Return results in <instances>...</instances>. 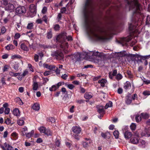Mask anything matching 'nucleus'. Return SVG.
Here are the masks:
<instances>
[{
	"instance_id": "nucleus-3",
	"label": "nucleus",
	"mask_w": 150,
	"mask_h": 150,
	"mask_svg": "<svg viewBox=\"0 0 150 150\" xmlns=\"http://www.w3.org/2000/svg\"><path fill=\"white\" fill-rule=\"evenodd\" d=\"M89 58L91 59V61L97 63H101L103 61L102 59L105 56V54L102 52H99L97 51H92L87 54Z\"/></svg>"
},
{
	"instance_id": "nucleus-59",
	"label": "nucleus",
	"mask_w": 150,
	"mask_h": 150,
	"mask_svg": "<svg viewBox=\"0 0 150 150\" xmlns=\"http://www.w3.org/2000/svg\"><path fill=\"white\" fill-rule=\"evenodd\" d=\"M137 42V41H136L135 40H133L132 41V42L130 44V45L131 46H133Z\"/></svg>"
},
{
	"instance_id": "nucleus-17",
	"label": "nucleus",
	"mask_w": 150,
	"mask_h": 150,
	"mask_svg": "<svg viewBox=\"0 0 150 150\" xmlns=\"http://www.w3.org/2000/svg\"><path fill=\"white\" fill-rule=\"evenodd\" d=\"M139 141L138 138L134 137L131 138L130 140L131 142L134 144H137L138 143Z\"/></svg>"
},
{
	"instance_id": "nucleus-63",
	"label": "nucleus",
	"mask_w": 150,
	"mask_h": 150,
	"mask_svg": "<svg viewBox=\"0 0 150 150\" xmlns=\"http://www.w3.org/2000/svg\"><path fill=\"white\" fill-rule=\"evenodd\" d=\"M11 136L13 137L16 138L17 137L18 134L16 132H13L11 134Z\"/></svg>"
},
{
	"instance_id": "nucleus-8",
	"label": "nucleus",
	"mask_w": 150,
	"mask_h": 150,
	"mask_svg": "<svg viewBox=\"0 0 150 150\" xmlns=\"http://www.w3.org/2000/svg\"><path fill=\"white\" fill-rule=\"evenodd\" d=\"M132 39V37L129 36L127 38H121L119 41L120 43L121 44L122 46L127 45V43Z\"/></svg>"
},
{
	"instance_id": "nucleus-64",
	"label": "nucleus",
	"mask_w": 150,
	"mask_h": 150,
	"mask_svg": "<svg viewBox=\"0 0 150 150\" xmlns=\"http://www.w3.org/2000/svg\"><path fill=\"white\" fill-rule=\"evenodd\" d=\"M141 135L142 136H145L146 137H149L150 136V133H146V134L144 133H142Z\"/></svg>"
},
{
	"instance_id": "nucleus-40",
	"label": "nucleus",
	"mask_w": 150,
	"mask_h": 150,
	"mask_svg": "<svg viewBox=\"0 0 150 150\" xmlns=\"http://www.w3.org/2000/svg\"><path fill=\"white\" fill-rule=\"evenodd\" d=\"M136 125L135 124L132 123L130 126V128L132 130H134L136 129Z\"/></svg>"
},
{
	"instance_id": "nucleus-9",
	"label": "nucleus",
	"mask_w": 150,
	"mask_h": 150,
	"mask_svg": "<svg viewBox=\"0 0 150 150\" xmlns=\"http://www.w3.org/2000/svg\"><path fill=\"white\" fill-rule=\"evenodd\" d=\"M136 25L135 23V25H133L132 23L129 24V28L131 33L136 34L138 33H139L137 28L136 26Z\"/></svg>"
},
{
	"instance_id": "nucleus-42",
	"label": "nucleus",
	"mask_w": 150,
	"mask_h": 150,
	"mask_svg": "<svg viewBox=\"0 0 150 150\" xmlns=\"http://www.w3.org/2000/svg\"><path fill=\"white\" fill-rule=\"evenodd\" d=\"M45 134L47 135H51L52 134V133L50 129H46Z\"/></svg>"
},
{
	"instance_id": "nucleus-13",
	"label": "nucleus",
	"mask_w": 150,
	"mask_h": 150,
	"mask_svg": "<svg viewBox=\"0 0 150 150\" xmlns=\"http://www.w3.org/2000/svg\"><path fill=\"white\" fill-rule=\"evenodd\" d=\"M14 9V6L12 4L9 3L7 5L5 8L6 10L12 11Z\"/></svg>"
},
{
	"instance_id": "nucleus-19",
	"label": "nucleus",
	"mask_w": 150,
	"mask_h": 150,
	"mask_svg": "<svg viewBox=\"0 0 150 150\" xmlns=\"http://www.w3.org/2000/svg\"><path fill=\"white\" fill-rule=\"evenodd\" d=\"M107 82L106 80L105 79H102L101 80H99L98 81V83H100L101 86L104 87Z\"/></svg>"
},
{
	"instance_id": "nucleus-14",
	"label": "nucleus",
	"mask_w": 150,
	"mask_h": 150,
	"mask_svg": "<svg viewBox=\"0 0 150 150\" xmlns=\"http://www.w3.org/2000/svg\"><path fill=\"white\" fill-rule=\"evenodd\" d=\"M33 89V90L37 91L38 87V84L35 79H33L32 85Z\"/></svg>"
},
{
	"instance_id": "nucleus-48",
	"label": "nucleus",
	"mask_w": 150,
	"mask_h": 150,
	"mask_svg": "<svg viewBox=\"0 0 150 150\" xmlns=\"http://www.w3.org/2000/svg\"><path fill=\"white\" fill-rule=\"evenodd\" d=\"M66 86L70 89H72L74 87V86L72 84H66Z\"/></svg>"
},
{
	"instance_id": "nucleus-58",
	"label": "nucleus",
	"mask_w": 150,
	"mask_h": 150,
	"mask_svg": "<svg viewBox=\"0 0 150 150\" xmlns=\"http://www.w3.org/2000/svg\"><path fill=\"white\" fill-rule=\"evenodd\" d=\"M21 36L20 35L19 33H16L14 36V38L16 39H18L20 38Z\"/></svg>"
},
{
	"instance_id": "nucleus-39",
	"label": "nucleus",
	"mask_w": 150,
	"mask_h": 150,
	"mask_svg": "<svg viewBox=\"0 0 150 150\" xmlns=\"http://www.w3.org/2000/svg\"><path fill=\"white\" fill-rule=\"evenodd\" d=\"M27 131V127H25L22 129V135H24L25 134L26 132Z\"/></svg>"
},
{
	"instance_id": "nucleus-46",
	"label": "nucleus",
	"mask_w": 150,
	"mask_h": 150,
	"mask_svg": "<svg viewBox=\"0 0 150 150\" xmlns=\"http://www.w3.org/2000/svg\"><path fill=\"white\" fill-rule=\"evenodd\" d=\"M143 94L144 96L150 95V91H145L143 92Z\"/></svg>"
},
{
	"instance_id": "nucleus-38",
	"label": "nucleus",
	"mask_w": 150,
	"mask_h": 150,
	"mask_svg": "<svg viewBox=\"0 0 150 150\" xmlns=\"http://www.w3.org/2000/svg\"><path fill=\"white\" fill-rule=\"evenodd\" d=\"M33 23H28L27 27V28L28 29H31L33 28Z\"/></svg>"
},
{
	"instance_id": "nucleus-41",
	"label": "nucleus",
	"mask_w": 150,
	"mask_h": 150,
	"mask_svg": "<svg viewBox=\"0 0 150 150\" xmlns=\"http://www.w3.org/2000/svg\"><path fill=\"white\" fill-rule=\"evenodd\" d=\"M57 88H58L56 86L53 85L50 88L49 90L50 91H54L56 90Z\"/></svg>"
},
{
	"instance_id": "nucleus-31",
	"label": "nucleus",
	"mask_w": 150,
	"mask_h": 150,
	"mask_svg": "<svg viewBox=\"0 0 150 150\" xmlns=\"http://www.w3.org/2000/svg\"><path fill=\"white\" fill-rule=\"evenodd\" d=\"M14 47L12 44H10L6 47V49L8 50H13L14 48Z\"/></svg>"
},
{
	"instance_id": "nucleus-12",
	"label": "nucleus",
	"mask_w": 150,
	"mask_h": 150,
	"mask_svg": "<svg viewBox=\"0 0 150 150\" xmlns=\"http://www.w3.org/2000/svg\"><path fill=\"white\" fill-rule=\"evenodd\" d=\"M98 112L101 115L105 113V110L104 109V107L103 106H98L97 107Z\"/></svg>"
},
{
	"instance_id": "nucleus-35",
	"label": "nucleus",
	"mask_w": 150,
	"mask_h": 150,
	"mask_svg": "<svg viewBox=\"0 0 150 150\" xmlns=\"http://www.w3.org/2000/svg\"><path fill=\"white\" fill-rule=\"evenodd\" d=\"M142 118L141 117V115L140 116L138 115H136L135 117L136 121L137 122H139L141 120Z\"/></svg>"
},
{
	"instance_id": "nucleus-45",
	"label": "nucleus",
	"mask_w": 150,
	"mask_h": 150,
	"mask_svg": "<svg viewBox=\"0 0 150 150\" xmlns=\"http://www.w3.org/2000/svg\"><path fill=\"white\" fill-rule=\"evenodd\" d=\"M16 28L18 30L20 31L22 30V27L18 23H17Z\"/></svg>"
},
{
	"instance_id": "nucleus-47",
	"label": "nucleus",
	"mask_w": 150,
	"mask_h": 150,
	"mask_svg": "<svg viewBox=\"0 0 150 150\" xmlns=\"http://www.w3.org/2000/svg\"><path fill=\"white\" fill-rule=\"evenodd\" d=\"M47 11V8L46 6L44 7L42 11V13L43 14L45 13Z\"/></svg>"
},
{
	"instance_id": "nucleus-51",
	"label": "nucleus",
	"mask_w": 150,
	"mask_h": 150,
	"mask_svg": "<svg viewBox=\"0 0 150 150\" xmlns=\"http://www.w3.org/2000/svg\"><path fill=\"white\" fill-rule=\"evenodd\" d=\"M10 111V109L9 108H5L4 113L5 114L8 115Z\"/></svg>"
},
{
	"instance_id": "nucleus-21",
	"label": "nucleus",
	"mask_w": 150,
	"mask_h": 150,
	"mask_svg": "<svg viewBox=\"0 0 150 150\" xmlns=\"http://www.w3.org/2000/svg\"><path fill=\"white\" fill-rule=\"evenodd\" d=\"M131 88V84L129 82L127 81L125 83L124 88L126 90H127Z\"/></svg>"
},
{
	"instance_id": "nucleus-26",
	"label": "nucleus",
	"mask_w": 150,
	"mask_h": 150,
	"mask_svg": "<svg viewBox=\"0 0 150 150\" xmlns=\"http://www.w3.org/2000/svg\"><path fill=\"white\" fill-rule=\"evenodd\" d=\"M101 135L104 138H107L109 139L110 137V134L109 132H106L105 133H102Z\"/></svg>"
},
{
	"instance_id": "nucleus-56",
	"label": "nucleus",
	"mask_w": 150,
	"mask_h": 150,
	"mask_svg": "<svg viewBox=\"0 0 150 150\" xmlns=\"http://www.w3.org/2000/svg\"><path fill=\"white\" fill-rule=\"evenodd\" d=\"M5 122L7 125H9L11 123V120L9 118H7Z\"/></svg>"
},
{
	"instance_id": "nucleus-53",
	"label": "nucleus",
	"mask_w": 150,
	"mask_h": 150,
	"mask_svg": "<svg viewBox=\"0 0 150 150\" xmlns=\"http://www.w3.org/2000/svg\"><path fill=\"white\" fill-rule=\"evenodd\" d=\"M145 79L144 78H143V79H142V80L143 81L144 83L146 84H150V81L149 80H145Z\"/></svg>"
},
{
	"instance_id": "nucleus-62",
	"label": "nucleus",
	"mask_w": 150,
	"mask_h": 150,
	"mask_svg": "<svg viewBox=\"0 0 150 150\" xmlns=\"http://www.w3.org/2000/svg\"><path fill=\"white\" fill-rule=\"evenodd\" d=\"M51 74V71H46L45 72L44 74L45 76H47Z\"/></svg>"
},
{
	"instance_id": "nucleus-50",
	"label": "nucleus",
	"mask_w": 150,
	"mask_h": 150,
	"mask_svg": "<svg viewBox=\"0 0 150 150\" xmlns=\"http://www.w3.org/2000/svg\"><path fill=\"white\" fill-rule=\"evenodd\" d=\"M55 145L58 146H59L60 144V142L58 139H56L55 142Z\"/></svg>"
},
{
	"instance_id": "nucleus-25",
	"label": "nucleus",
	"mask_w": 150,
	"mask_h": 150,
	"mask_svg": "<svg viewBox=\"0 0 150 150\" xmlns=\"http://www.w3.org/2000/svg\"><path fill=\"white\" fill-rule=\"evenodd\" d=\"M40 105L38 103H35L32 107V108L35 110H38L40 109Z\"/></svg>"
},
{
	"instance_id": "nucleus-33",
	"label": "nucleus",
	"mask_w": 150,
	"mask_h": 150,
	"mask_svg": "<svg viewBox=\"0 0 150 150\" xmlns=\"http://www.w3.org/2000/svg\"><path fill=\"white\" fill-rule=\"evenodd\" d=\"M34 131H31L30 132H29L26 134V137H28V138H30L34 134Z\"/></svg>"
},
{
	"instance_id": "nucleus-18",
	"label": "nucleus",
	"mask_w": 150,
	"mask_h": 150,
	"mask_svg": "<svg viewBox=\"0 0 150 150\" xmlns=\"http://www.w3.org/2000/svg\"><path fill=\"white\" fill-rule=\"evenodd\" d=\"M21 48L23 50L25 51H28L29 48L27 47L26 44L24 43H23L21 44L20 45Z\"/></svg>"
},
{
	"instance_id": "nucleus-49",
	"label": "nucleus",
	"mask_w": 150,
	"mask_h": 150,
	"mask_svg": "<svg viewBox=\"0 0 150 150\" xmlns=\"http://www.w3.org/2000/svg\"><path fill=\"white\" fill-rule=\"evenodd\" d=\"M52 36V34L51 31L48 32L47 33V37L48 39L51 38Z\"/></svg>"
},
{
	"instance_id": "nucleus-55",
	"label": "nucleus",
	"mask_w": 150,
	"mask_h": 150,
	"mask_svg": "<svg viewBox=\"0 0 150 150\" xmlns=\"http://www.w3.org/2000/svg\"><path fill=\"white\" fill-rule=\"evenodd\" d=\"M49 120L52 123H54L55 122V119L51 117H49Z\"/></svg>"
},
{
	"instance_id": "nucleus-34",
	"label": "nucleus",
	"mask_w": 150,
	"mask_h": 150,
	"mask_svg": "<svg viewBox=\"0 0 150 150\" xmlns=\"http://www.w3.org/2000/svg\"><path fill=\"white\" fill-rule=\"evenodd\" d=\"M39 130L40 132L41 133H43L45 134V133L46 132V129L45 128L43 127H40L39 129Z\"/></svg>"
},
{
	"instance_id": "nucleus-10",
	"label": "nucleus",
	"mask_w": 150,
	"mask_h": 150,
	"mask_svg": "<svg viewBox=\"0 0 150 150\" xmlns=\"http://www.w3.org/2000/svg\"><path fill=\"white\" fill-rule=\"evenodd\" d=\"M70 57L72 60L75 62L80 60L81 58L80 54L79 53H77L71 55H70Z\"/></svg>"
},
{
	"instance_id": "nucleus-6",
	"label": "nucleus",
	"mask_w": 150,
	"mask_h": 150,
	"mask_svg": "<svg viewBox=\"0 0 150 150\" xmlns=\"http://www.w3.org/2000/svg\"><path fill=\"white\" fill-rule=\"evenodd\" d=\"M122 133L126 139H128L132 136V133L128 130V127L125 126L122 129Z\"/></svg>"
},
{
	"instance_id": "nucleus-28",
	"label": "nucleus",
	"mask_w": 150,
	"mask_h": 150,
	"mask_svg": "<svg viewBox=\"0 0 150 150\" xmlns=\"http://www.w3.org/2000/svg\"><path fill=\"white\" fill-rule=\"evenodd\" d=\"M118 57H122L127 55L125 51H122L120 52L117 53Z\"/></svg>"
},
{
	"instance_id": "nucleus-29",
	"label": "nucleus",
	"mask_w": 150,
	"mask_h": 150,
	"mask_svg": "<svg viewBox=\"0 0 150 150\" xmlns=\"http://www.w3.org/2000/svg\"><path fill=\"white\" fill-rule=\"evenodd\" d=\"M141 115L142 118L144 119H148L149 116V114L146 113H142Z\"/></svg>"
},
{
	"instance_id": "nucleus-23",
	"label": "nucleus",
	"mask_w": 150,
	"mask_h": 150,
	"mask_svg": "<svg viewBox=\"0 0 150 150\" xmlns=\"http://www.w3.org/2000/svg\"><path fill=\"white\" fill-rule=\"evenodd\" d=\"M19 63L16 62L13 66V68L16 71H18L19 69Z\"/></svg>"
},
{
	"instance_id": "nucleus-1",
	"label": "nucleus",
	"mask_w": 150,
	"mask_h": 150,
	"mask_svg": "<svg viewBox=\"0 0 150 150\" xmlns=\"http://www.w3.org/2000/svg\"><path fill=\"white\" fill-rule=\"evenodd\" d=\"M93 3V0H87L84 7L83 13L86 32L89 37L96 41H103L107 39L108 32L103 29L96 31L92 24L94 22Z\"/></svg>"
},
{
	"instance_id": "nucleus-44",
	"label": "nucleus",
	"mask_w": 150,
	"mask_h": 150,
	"mask_svg": "<svg viewBox=\"0 0 150 150\" xmlns=\"http://www.w3.org/2000/svg\"><path fill=\"white\" fill-rule=\"evenodd\" d=\"M146 25H149L150 24V16H148L146 18Z\"/></svg>"
},
{
	"instance_id": "nucleus-61",
	"label": "nucleus",
	"mask_w": 150,
	"mask_h": 150,
	"mask_svg": "<svg viewBox=\"0 0 150 150\" xmlns=\"http://www.w3.org/2000/svg\"><path fill=\"white\" fill-rule=\"evenodd\" d=\"M21 57V56L18 55H15L12 56V59H15L16 58H20Z\"/></svg>"
},
{
	"instance_id": "nucleus-7",
	"label": "nucleus",
	"mask_w": 150,
	"mask_h": 150,
	"mask_svg": "<svg viewBox=\"0 0 150 150\" xmlns=\"http://www.w3.org/2000/svg\"><path fill=\"white\" fill-rule=\"evenodd\" d=\"M53 57L58 60H61L64 58L63 54L59 51L55 52L52 54Z\"/></svg>"
},
{
	"instance_id": "nucleus-15",
	"label": "nucleus",
	"mask_w": 150,
	"mask_h": 150,
	"mask_svg": "<svg viewBox=\"0 0 150 150\" xmlns=\"http://www.w3.org/2000/svg\"><path fill=\"white\" fill-rule=\"evenodd\" d=\"M30 11L33 13H36V6L33 4H31L30 6Z\"/></svg>"
},
{
	"instance_id": "nucleus-22",
	"label": "nucleus",
	"mask_w": 150,
	"mask_h": 150,
	"mask_svg": "<svg viewBox=\"0 0 150 150\" xmlns=\"http://www.w3.org/2000/svg\"><path fill=\"white\" fill-rule=\"evenodd\" d=\"M84 98L87 99H89L92 97V93L90 92L86 93L84 94Z\"/></svg>"
},
{
	"instance_id": "nucleus-30",
	"label": "nucleus",
	"mask_w": 150,
	"mask_h": 150,
	"mask_svg": "<svg viewBox=\"0 0 150 150\" xmlns=\"http://www.w3.org/2000/svg\"><path fill=\"white\" fill-rule=\"evenodd\" d=\"M13 113V115L16 116H19L20 112L19 110L17 108H15L14 109Z\"/></svg>"
},
{
	"instance_id": "nucleus-16",
	"label": "nucleus",
	"mask_w": 150,
	"mask_h": 150,
	"mask_svg": "<svg viewBox=\"0 0 150 150\" xmlns=\"http://www.w3.org/2000/svg\"><path fill=\"white\" fill-rule=\"evenodd\" d=\"M43 65L44 68L51 70H54L56 67L54 65H49L47 64H44Z\"/></svg>"
},
{
	"instance_id": "nucleus-5",
	"label": "nucleus",
	"mask_w": 150,
	"mask_h": 150,
	"mask_svg": "<svg viewBox=\"0 0 150 150\" xmlns=\"http://www.w3.org/2000/svg\"><path fill=\"white\" fill-rule=\"evenodd\" d=\"M71 130L74 134L72 135V137L75 139L79 140V134L80 133L81 129L79 126H75L71 128Z\"/></svg>"
},
{
	"instance_id": "nucleus-24",
	"label": "nucleus",
	"mask_w": 150,
	"mask_h": 150,
	"mask_svg": "<svg viewBox=\"0 0 150 150\" xmlns=\"http://www.w3.org/2000/svg\"><path fill=\"white\" fill-rule=\"evenodd\" d=\"M2 2L0 1V15L2 16L4 13V8L2 7Z\"/></svg>"
},
{
	"instance_id": "nucleus-37",
	"label": "nucleus",
	"mask_w": 150,
	"mask_h": 150,
	"mask_svg": "<svg viewBox=\"0 0 150 150\" xmlns=\"http://www.w3.org/2000/svg\"><path fill=\"white\" fill-rule=\"evenodd\" d=\"M119 132L117 130H115L113 132V134L116 139H117L119 137Z\"/></svg>"
},
{
	"instance_id": "nucleus-20",
	"label": "nucleus",
	"mask_w": 150,
	"mask_h": 150,
	"mask_svg": "<svg viewBox=\"0 0 150 150\" xmlns=\"http://www.w3.org/2000/svg\"><path fill=\"white\" fill-rule=\"evenodd\" d=\"M126 103L128 105L130 104L132 101V98L130 96H127L126 97Z\"/></svg>"
},
{
	"instance_id": "nucleus-54",
	"label": "nucleus",
	"mask_w": 150,
	"mask_h": 150,
	"mask_svg": "<svg viewBox=\"0 0 150 150\" xmlns=\"http://www.w3.org/2000/svg\"><path fill=\"white\" fill-rule=\"evenodd\" d=\"M28 73V71L27 70H25L21 76V78L24 77L26 76ZM21 76H20V78Z\"/></svg>"
},
{
	"instance_id": "nucleus-43",
	"label": "nucleus",
	"mask_w": 150,
	"mask_h": 150,
	"mask_svg": "<svg viewBox=\"0 0 150 150\" xmlns=\"http://www.w3.org/2000/svg\"><path fill=\"white\" fill-rule=\"evenodd\" d=\"M122 78V76L120 74H118L116 76V79L119 80L121 79Z\"/></svg>"
},
{
	"instance_id": "nucleus-57",
	"label": "nucleus",
	"mask_w": 150,
	"mask_h": 150,
	"mask_svg": "<svg viewBox=\"0 0 150 150\" xmlns=\"http://www.w3.org/2000/svg\"><path fill=\"white\" fill-rule=\"evenodd\" d=\"M60 28L58 24H56L54 25V30H58Z\"/></svg>"
},
{
	"instance_id": "nucleus-32",
	"label": "nucleus",
	"mask_w": 150,
	"mask_h": 150,
	"mask_svg": "<svg viewBox=\"0 0 150 150\" xmlns=\"http://www.w3.org/2000/svg\"><path fill=\"white\" fill-rule=\"evenodd\" d=\"M112 106V103L111 101H109L105 105V109L108 108V107H111Z\"/></svg>"
},
{
	"instance_id": "nucleus-11",
	"label": "nucleus",
	"mask_w": 150,
	"mask_h": 150,
	"mask_svg": "<svg viewBox=\"0 0 150 150\" xmlns=\"http://www.w3.org/2000/svg\"><path fill=\"white\" fill-rule=\"evenodd\" d=\"M26 10L24 6H19L16 9V12L18 14H22L25 13Z\"/></svg>"
},
{
	"instance_id": "nucleus-27",
	"label": "nucleus",
	"mask_w": 150,
	"mask_h": 150,
	"mask_svg": "<svg viewBox=\"0 0 150 150\" xmlns=\"http://www.w3.org/2000/svg\"><path fill=\"white\" fill-rule=\"evenodd\" d=\"M138 143L139 144V146L141 147H144L145 144V142L142 139H139Z\"/></svg>"
},
{
	"instance_id": "nucleus-52",
	"label": "nucleus",
	"mask_w": 150,
	"mask_h": 150,
	"mask_svg": "<svg viewBox=\"0 0 150 150\" xmlns=\"http://www.w3.org/2000/svg\"><path fill=\"white\" fill-rule=\"evenodd\" d=\"M48 19V17L46 15H44L42 17V21H44V22L47 23V19Z\"/></svg>"
},
{
	"instance_id": "nucleus-2",
	"label": "nucleus",
	"mask_w": 150,
	"mask_h": 150,
	"mask_svg": "<svg viewBox=\"0 0 150 150\" xmlns=\"http://www.w3.org/2000/svg\"><path fill=\"white\" fill-rule=\"evenodd\" d=\"M57 41L60 43V47L64 52L67 53L68 52L69 46L66 41H71L72 40V38L70 36L67 37L66 33H61L58 35L56 38Z\"/></svg>"
},
{
	"instance_id": "nucleus-36",
	"label": "nucleus",
	"mask_w": 150,
	"mask_h": 150,
	"mask_svg": "<svg viewBox=\"0 0 150 150\" xmlns=\"http://www.w3.org/2000/svg\"><path fill=\"white\" fill-rule=\"evenodd\" d=\"M17 124L20 126H22L24 124V121L22 119H19L17 121Z\"/></svg>"
},
{
	"instance_id": "nucleus-60",
	"label": "nucleus",
	"mask_w": 150,
	"mask_h": 150,
	"mask_svg": "<svg viewBox=\"0 0 150 150\" xmlns=\"http://www.w3.org/2000/svg\"><path fill=\"white\" fill-rule=\"evenodd\" d=\"M39 56L37 54H35L34 57V60L36 62L38 61Z\"/></svg>"
},
{
	"instance_id": "nucleus-4",
	"label": "nucleus",
	"mask_w": 150,
	"mask_h": 150,
	"mask_svg": "<svg viewBox=\"0 0 150 150\" xmlns=\"http://www.w3.org/2000/svg\"><path fill=\"white\" fill-rule=\"evenodd\" d=\"M127 2L129 5V9L133 10L134 14L137 13L139 15H141L140 6L136 0H132L131 2L127 1Z\"/></svg>"
}]
</instances>
